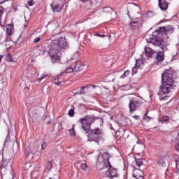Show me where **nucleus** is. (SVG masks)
Returning <instances> with one entry per match:
<instances>
[{
	"label": "nucleus",
	"instance_id": "30",
	"mask_svg": "<svg viewBox=\"0 0 179 179\" xmlns=\"http://www.w3.org/2000/svg\"><path fill=\"white\" fill-rule=\"evenodd\" d=\"M75 125L73 126V127L69 130V133L71 136H75Z\"/></svg>",
	"mask_w": 179,
	"mask_h": 179
},
{
	"label": "nucleus",
	"instance_id": "37",
	"mask_svg": "<svg viewBox=\"0 0 179 179\" xmlns=\"http://www.w3.org/2000/svg\"><path fill=\"white\" fill-rule=\"evenodd\" d=\"M45 78H47V75L45 76L43 75L41 78H38L36 80H38L40 83L43 79H45Z\"/></svg>",
	"mask_w": 179,
	"mask_h": 179
},
{
	"label": "nucleus",
	"instance_id": "60",
	"mask_svg": "<svg viewBox=\"0 0 179 179\" xmlns=\"http://www.w3.org/2000/svg\"><path fill=\"white\" fill-rule=\"evenodd\" d=\"M13 178H15V176H13V178L12 179H13Z\"/></svg>",
	"mask_w": 179,
	"mask_h": 179
},
{
	"label": "nucleus",
	"instance_id": "16",
	"mask_svg": "<svg viewBox=\"0 0 179 179\" xmlns=\"http://www.w3.org/2000/svg\"><path fill=\"white\" fill-rule=\"evenodd\" d=\"M10 162V159H5V157H3L2 161L1 162V166H0L1 170H2V169H6Z\"/></svg>",
	"mask_w": 179,
	"mask_h": 179
},
{
	"label": "nucleus",
	"instance_id": "53",
	"mask_svg": "<svg viewBox=\"0 0 179 179\" xmlns=\"http://www.w3.org/2000/svg\"><path fill=\"white\" fill-rule=\"evenodd\" d=\"M2 61V55H0V62Z\"/></svg>",
	"mask_w": 179,
	"mask_h": 179
},
{
	"label": "nucleus",
	"instance_id": "28",
	"mask_svg": "<svg viewBox=\"0 0 179 179\" xmlns=\"http://www.w3.org/2000/svg\"><path fill=\"white\" fill-rule=\"evenodd\" d=\"M169 120H170V117L165 115L162 117L161 121L162 122H167V121H169Z\"/></svg>",
	"mask_w": 179,
	"mask_h": 179
},
{
	"label": "nucleus",
	"instance_id": "7",
	"mask_svg": "<svg viewBox=\"0 0 179 179\" xmlns=\"http://www.w3.org/2000/svg\"><path fill=\"white\" fill-rule=\"evenodd\" d=\"M90 87H93V89H94V85H89V86H82L80 88V90L75 92V90L73 91V93L74 94V96H77V95H82V94H86V93H89V88Z\"/></svg>",
	"mask_w": 179,
	"mask_h": 179
},
{
	"label": "nucleus",
	"instance_id": "40",
	"mask_svg": "<svg viewBox=\"0 0 179 179\" xmlns=\"http://www.w3.org/2000/svg\"><path fill=\"white\" fill-rule=\"evenodd\" d=\"M40 40H41V38L40 37H36L34 40V43H37L40 41Z\"/></svg>",
	"mask_w": 179,
	"mask_h": 179
},
{
	"label": "nucleus",
	"instance_id": "58",
	"mask_svg": "<svg viewBox=\"0 0 179 179\" xmlns=\"http://www.w3.org/2000/svg\"><path fill=\"white\" fill-rule=\"evenodd\" d=\"M146 41H147V43H149V41L148 39H146Z\"/></svg>",
	"mask_w": 179,
	"mask_h": 179
},
{
	"label": "nucleus",
	"instance_id": "12",
	"mask_svg": "<svg viewBox=\"0 0 179 179\" xmlns=\"http://www.w3.org/2000/svg\"><path fill=\"white\" fill-rule=\"evenodd\" d=\"M164 40L162 39V38H156L155 39H152L151 41L152 44H153L154 45H157V47H161V48H162V50H164V45H163L164 43Z\"/></svg>",
	"mask_w": 179,
	"mask_h": 179
},
{
	"label": "nucleus",
	"instance_id": "9",
	"mask_svg": "<svg viewBox=\"0 0 179 179\" xmlns=\"http://www.w3.org/2000/svg\"><path fill=\"white\" fill-rule=\"evenodd\" d=\"M96 169H98V170H104V169H108V163L103 161L101 158H98L96 162Z\"/></svg>",
	"mask_w": 179,
	"mask_h": 179
},
{
	"label": "nucleus",
	"instance_id": "31",
	"mask_svg": "<svg viewBox=\"0 0 179 179\" xmlns=\"http://www.w3.org/2000/svg\"><path fill=\"white\" fill-rule=\"evenodd\" d=\"M41 145L42 150H44L45 149V148H47V142H45L44 141L41 142Z\"/></svg>",
	"mask_w": 179,
	"mask_h": 179
},
{
	"label": "nucleus",
	"instance_id": "33",
	"mask_svg": "<svg viewBox=\"0 0 179 179\" xmlns=\"http://www.w3.org/2000/svg\"><path fill=\"white\" fill-rule=\"evenodd\" d=\"M69 115L70 117H73V115H75V110L70 109L69 111Z\"/></svg>",
	"mask_w": 179,
	"mask_h": 179
},
{
	"label": "nucleus",
	"instance_id": "56",
	"mask_svg": "<svg viewBox=\"0 0 179 179\" xmlns=\"http://www.w3.org/2000/svg\"><path fill=\"white\" fill-rule=\"evenodd\" d=\"M55 80V83H58V82L57 81V79H55V80Z\"/></svg>",
	"mask_w": 179,
	"mask_h": 179
},
{
	"label": "nucleus",
	"instance_id": "44",
	"mask_svg": "<svg viewBox=\"0 0 179 179\" xmlns=\"http://www.w3.org/2000/svg\"><path fill=\"white\" fill-rule=\"evenodd\" d=\"M28 5L29 6H33V5H34V2L33 1V0H31L28 2Z\"/></svg>",
	"mask_w": 179,
	"mask_h": 179
},
{
	"label": "nucleus",
	"instance_id": "17",
	"mask_svg": "<svg viewBox=\"0 0 179 179\" xmlns=\"http://www.w3.org/2000/svg\"><path fill=\"white\" fill-rule=\"evenodd\" d=\"M171 30H173V27H161L159 28V29H157L155 31L157 33H167V31H170Z\"/></svg>",
	"mask_w": 179,
	"mask_h": 179
},
{
	"label": "nucleus",
	"instance_id": "8",
	"mask_svg": "<svg viewBox=\"0 0 179 179\" xmlns=\"http://www.w3.org/2000/svg\"><path fill=\"white\" fill-rule=\"evenodd\" d=\"M156 54V51L153 50L149 47L145 48V51L141 54V58L143 59V55H146L148 58H153V56Z\"/></svg>",
	"mask_w": 179,
	"mask_h": 179
},
{
	"label": "nucleus",
	"instance_id": "18",
	"mask_svg": "<svg viewBox=\"0 0 179 179\" xmlns=\"http://www.w3.org/2000/svg\"><path fill=\"white\" fill-rule=\"evenodd\" d=\"M129 26L132 29V30H136L138 27H139V22L138 21H131L129 24Z\"/></svg>",
	"mask_w": 179,
	"mask_h": 179
},
{
	"label": "nucleus",
	"instance_id": "36",
	"mask_svg": "<svg viewBox=\"0 0 179 179\" xmlns=\"http://www.w3.org/2000/svg\"><path fill=\"white\" fill-rule=\"evenodd\" d=\"M138 66H135L133 69H132V75H135V73H137L138 72Z\"/></svg>",
	"mask_w": 179,
	"mask_h": 179
},
{
	"label": "nucleus",
	"instance_id": "20",
	"mask_svg": "<svg viewBox=\"0 0 179 179\" xmlns=\"http://www.w3.org/2000/svg\"><path fill=\"white\" fill-rule=\"evenodd\" d=\"M14 27L13 24H8V27L6 28V34L10 37L12 32L13 31Z\"/></svg>",
	"mask_w": 179,
	"mask_h": 179
},
{
	"label": "nucleus",
	"instance_id": "47",
	"mask_svg": "<svg viewBox=\"0 0 179 179\" xmlns=\"http://www.w3.org/2000/svg\"><path fill=\"white\" fill-rule=\"evenodd\" d=\"M8 0H0V3H5Z\"/></svg>",
	"mask_w": 179,
	"mask_h": 179
},
{
	"label": "nucleus",
	"instance_id": "43",
	"mask_svg": "<svg viewBox=\"0 0 179 179\" xmlns=\"http://www.w3.org/2000/svg\"><path fill=\"white\" fill-rule=\"evenodd\" d=\"M94 36H96L97 37H102V38L106 37V35L100 34H95Z\"/></svg>",
	"mask_w": 179,
	"mask_h": 179
},
{
	"label": "nucleus",
	"instance_id": "13",
	"mask_svg": "<svg viewBox=\"0 0 179 179\" xmlns=\"http://www.w3.org/2000/svg\"><path fill=\"white\" fill-rule=\"evenodd\" d=\"M158 3L161 10H167L169 8V3H167V0H158Z\"/></svg>",
	"mask_w": 179,
	"mask_h": 179
},
{
	"label": "nucleus",
	"instance_id": "19",
	"mask_svg": "<svg viewBox=\"0 0 179 179\" xmlns=\"http://www.w3.org/2000/svg\"><path fill=\"white\" fill-rule=\"evenodd\" d=\"M29 73L31 75V78H32L33 79H36V78L38 76L37 69H36L35 68H33L31 71H29Z\"/></svg>",
	"mask_w": 179,
	"mask_h": 179
},
{
	"label": "nucleus",
	"instance_id": "34",
	"mask_svg": "<svg viewBox=\"0 0 179 179\" xmlns=\"http://www.w3.org/2000/svg\"><path fill=\"white\" fill-rule=\"evenodd\" d=\"M81 169L84 171H87V165L86 164H81Z\"/></svg>",
	"mask_w": 179,
	"mask_h": 179
},
{
	"label": "nucleus",
	"instance_id": "52",
	"mask_svg": "<svg viewBox=\"0 0 179 179\" xmlns=\"http://www.w3.org/2000/svg\"><path fill=\"white\" fill-rule=\"evenodd\" d=\"M25 166H29V167H31V165L30 164H26Z\"/></svg>",
	"mask_w": 179,
	"mask_h": 179
},
{
	"label": "nucleus",
	"instance_id": "27",
	"mask_svg": "<svg viewBox=\"0 0 179 179\" xmlns=\"http://www.w3.org/2000/svg\"><path fill=\"white\" fill-rule=\"evenodd\" d=\"M107 79L109 82H114L115 80V77L113 74H110L109 76H107Z\"/></svg>",
	"mask_w": 179,
	"mask_h": 179
},
{
	"label": "nucleus",
	"instance_id": "21",
	"mask_svg": "<svg viewBox=\"0 0 179 179\" xmlns=\"http://www.w3.org/2000/svg\"><path fill=\"white\" fill-rule=\"evenodd\" d=\"M164 163H166V156L159 157L157 159V164L159 166H164Z\"/></svg>",
	"mask_w": 179,
	"mask_h": 179
},
{
	"label": "nucleus",
	"instance_id": "10",
	"mask_svg": "<svg viewBox=\"0 0 179 179\" xmlns=\"http://www.w3.org/2000/svg\"><path fill=\"white\" fill-rule=\"evenodd\" d=\"M106 176L110 178H114V177H117V170L113 168V166H108V171H106Z\"/></svg>",
	"mask_w": 179,
	"mask_h": 179
},
{
	"label": "nucleus",
	"instance_id": "41",
	"mask_svg": "<svg viewBox=\"0 0 179 179\" xmlns=\"http://www.w3.org/2000/svg\"><path fill=\"white\" fill-rule=\"evenodd\" d=\"M53 83L55 85H57V86H61V85H62V82H61V81L56 83L55 80H53Z\"/></svg>",
	"mask_w": 179,
	"mask_h": 179
},
{
	"label": "nucleus",
	"instance_id": "14",
	"mask_svg": "<svg viewBox=\"0 0 179 179\" xmlns=\"http://www.w3.org/2000/svg\"><path fill=\"white\" fill-rule=\"evenodd\" d=\"M72 66L74 68L75 72H80V71H83V65L80 62H76L72 64Z\"/></svg>",
	"mask_w": 179,
	"mask_h": 179
},
{
	"label": "nucleus",
	"instance_id": "4",
	"mask_svg": "<svg viewBox=\"0 0 179 179\" xmlns=\"http://www.w3.org/2000/svg\"><path fill=\"white\" fill-rule=\"evenodd\" d=\"M142 106V100L133 98L129 101V108L130 113H135Z\"/></svg>",
	"mask_w": 179,
	"mask_h": 179
},
{
	"label": "nucleus",
	"instance_id": "54",
	"mask_svg": "<svg viewBox=\"0 0 179 179\" xmlns=\"http://www.w3.org/2000/svg\"><path fill=\"white\" fill-rule=\"evenodd\" d=\"M24 27H27V23L24 24Z\"/></svg>",
	"mask_w": 179,
	"mask_h": 179
},
{
	"label": "nucleus",
	"instance_id": "6",
	"mask_svg": "<svg viewBox=\"0 0 179 179\" xmlns=\"http://www.w3.org/2000/svg\"><path fill=\"white\" fill-rule=\"evenodd\" d=\"M60 0H53L52 3L50 4V8L54 13H59L62 11L64 9V4L59 3Z\"/></svg>",
	"mask_w": 179,
	"mask_h": 179
},
{
	"label": "nucleus",
	"instance_id": "39",
	"mask_svg": "<svg viewBox=\"0 0 179 179\" xmlns=\"http://www.w3.org/2000/svg\"><path fill=\"white\" fill-rule=\"evenodd\" d=\"M133 177H134V178H136V179H139V178L143 179V176H138L137 175L133 174Z\"/></svg>",
	"mask_w": 179,
	"mask_h": 179
},
{
	"label": "nucleus",
	"instance_id": "25",
	"mask_svg": "<svg viewBox=\"0 0 179 179\" xmlns=\"http://www.w3.org/2000/svg\"><path fill=\"white\" fill-rule=\"evenodd\" d=\"M129 73H131V71L129 70H127L124 72L123 75L120 76L122 79H125V78L129 76Z\"/></svg>",
	"mask_w": 179,
	"mask_h": 179
},
{
	"label": "nucleus",
	"instance_id": "49",
	"mask_svg": "<svg viewBox=\"0 0 179 179\" xmlns=\"http://www.w3.org/2000/svg\"><path fill=\"white\" fill-rule=\"evenodd\" d=\"M176 141L179 143V134H178V136H177Z\"/></svg>",
	"mask_w": 179,
	"mask_h": 179
},
{
	"label": "nucleus",
	"instance_id": "55",
	"mask_svg": "<svg viewBox=\"0 0 179 179\" xmlns=\"http://www.w3.org/2000/svg\"><path fill=\"white\" fill-rule=\"evenodd\" d=\"M96 13V11H93L92 13V15H94Z\"/></svg>",
	"mask_w": 179,
	"mask_h": 179
},
{
	"label": "nucleus",
	"instance_id": "35",
	"mask_svg": "<svg viewBox=\"0 0 179 179\" xmlns=\"http://www.w3.org/2000/svg\"><path fill=\"white\" fill-rule=\"evenodd\" d=\"M71 72H73V66L69 67L66 69V73H71Z\"/></svg>",
	"mask_w": 179,
	"mask_h": 179
},
{
	"label": "nucleus",
	"instance_id": "5",
	"mask_svg": "<svg viewBox=\"0 0 179 179\" xmlns=\"http://www.w3.org/2000/svg\"><path fill=\"white\" fill-rule=\"evenodd\" d=\"M43 109L38 106H35L29 110V117L33 121H37L40 118V114Z\"/></svg>",
	"mask_w": 179,
	"mask_h": 179
},
{
	"label": "nucleus",
	"instance_id": "11",
	"mask_svg": "<svg viewBox=\"0 0 179 179\" xmlns=\"http://www.w3.org/2000/svg\"><path fill=\"white\" fill-rule=\"evenodd\" d=\"M98 159H101V160L108 163V166H110L111 164V163H110V155L107 152H103V154L100 153L98 156Z\"/></svg>",
	"mask_w": 179,
	"mask_h": 179
},
{
	"label": "nucleus",
	"instance_id": "42",
	"mask_svg": "<svg viewBox=\"0 0 179 179\" xmlns=\"http://www.w3.org/2000/svg\"><path fill=\"white\" fill-rule=\"evenodd\" d=\"M58 129H59V131H62V129H64V127H62V123H61V122L59 123Z\"/></svg>",
	"mask_w": 179,
	"mask_h": 179
},
{
	"label": "nucleus",
	"instance_id": "1",
	"mask_svg": "<svg viewBox=\"0 0 179 179\" xmlns=\"http://www.w3.org/2000/svg\"><path fill=\"white\" fill-rule=\"evenodd\" d=\"M95 120H99L100 121H103V120L99 117H94V115H87L85 117L80 118L79 120V122L82 124L83 129L88 134L87 138L89 142H96L99 143L100 140L101 139V136H103V133L101 132V129L100 128L96 127L94 129L90 130V127L93 122H94Z\"/></svg>",
	"mask_w": 179,
	"mask_h": 179
},
{
	"label": "nucleus",
	"instance_id": "57",
	"mask_svg": "<svg viewBox=\"0 0 179 179\" xmlns=\"http://www.w3.org/2000/svg\"><path fill=\"white\" fill-rule=\"evenodd\" d=\"M164 98H163V97L160 99V100H164Z\"/></svg>",
	"mask_w": 179,
	"mask_h": 179
},
{
	"label": "nucleus",
	"instance_id": "48",
	"mask_svg": "<svg viewBox=\"0 0 179 179\" xmlns=\"http://www.w3.org/2000/svg\"><path fill=\"white\" fill-rule=\"evenodd\" d=\"M89 0H81V2H83V3L87 2Z\"/></svg>",
	"mask_w": 179,
	"mask_h": 179
},
{
	"label": "nucleus",
	"instance_id": "46",
	"mask_svg": "<svg viewBox=\"0 0 179 179\" xmlns=\"http://www.w3.org/2000/svg\"><path fill=\"white\" fill-rule=\"evenodd\" d=\"M133 118H134V120H139V116L138 115H134V116H133Z\"/></svg>",
	"mask_w": 179,
	"mask_h": 179
},
{
	"label": "nucleus",
	"instance_id": "61",
	"mask_svg": "<svg viewBox=\"0 0 179 179\" xmlns=\"http://www.w3.org/2000/svg\"><path fill=\"white\" fill-rule=\"evenodd\" d=\"M136 143L139 144V141H137Z\"/></svg>",
	"mask_w": 179,
	"mask_h": 179
},
{
	"label": "nucleus",
	"instance_id": "38",
	"mask_svg": "<svg viewBox=\"0 0 179 179\" xmlns=\"http://www.w3.org/2000/svg\"><path fill=\"white\" fill-rule=\"evenodd\" d=\"M145 121H146L147 122H149L150 121V120H152V117H149V116H145L144 117Z\"/></svg>",
	"mask_w": 179,
	"mask_h": 179
},
{
	"label": "nucleus",
	"instance_id": "62",
	"mask_svg": "<svg viewBox=\"0 0 179 179\" xmlns=\"http://www.w3.org/2000/svg\"><path fill=\"white\" fill-rule=\"evenodd\" d=\"M5 41H8V39H5Z\"/></svg>",
	"mask_w": 179,
	"mask_h": 179
},
{
	"label": "nucleus",
	"instance_id": "3",
	"mask_svg": "<svg viewBox=\"0 0 179 179\" xmlns=\"http://www.w3.org/2000/svg\"><path fill=\"white\" fill-rule=\"evenodd\" d=\"M68 47L66 38H60L58 40H49L48 41V55L52 59V62L55 64L61 59V50Z\"/></svg>",
	"mask_w": 179,
	"mask_h": 179
},
{
	"label": "nucleus",
	"instance_id": "59",
	"mask_svg": "<svg viewBox=\"0 0 179 179\" xmlns=\"http://www.w3.org/2000/svg\"><path fill=\"white\" fill-rule=\"evenodd\" d=\"M8 135H9V130H8Z\"/></svg>",
	"mask_w": 179,
	"mask_h": 179
},
{
	"label": "nucleus",
	"instance_id": "45",
	"mask_svg": "<svg viewBox=\"0 0 179 179\" xmlns=\"http://www.w3.org/2000/svg\"><path fill=\"white\" fill-rule=\"evenodd\" d=\"M3 82V78H2V76L0 75V83H2Z\"/></svg>",
	"mask_w": 179,
	"mask_h": 179
},
{
	"label": "nucleus",
	"instance_id": "63",
	"mask_svg": "<svg viewBox=\"0 0 179 179\" xmlns=\"http://www.w3.org/2000/svg\"><path fill=\"white\" fill-rule=\"evenodd\" d=\"M15 10H17L16 8H15Z\"/></svg>",
	"mask_w": 179,
	"mask_h": 179
},
{
	"label": "nucleus",
	"instance_id": "26",
	"mask_svg": "<svg viewBox=\"0 0 179 179\" xmlns=\"http://www.w3.org/2000/svg\"><path fill=\"white\" fill-rule=\"evenodd\" d=\"M142 64H143L142 59H137L136 60L135 66H137V68H141V65H142Z\"/></svg>",
	"mask_w": 179,
	"mask_h": 179
},
{
	"label": "nucleus",
	"instance_id": "51",
	"mask_svg": "<svg viewBox=\"0 0 179 179\" xmlns=\"http://www.w3.org/2000/svg\"><path fill=\"white\" fill-rule=\"evenodd\" d=\"M48 125H51V121L48 122Z\"/></svg>",
	"mask_w": 179,
	"mask_h": 179
},
{
	"label": "nucleus",
	"instance_id": "15",
	"mask_svg": "<svg viewBox=\"0 0 179 179\" xmlns=\"http://www.w3.org/2000/svg\"><path fill=\"white\" fill-rule=\"evenodd\" d=\"M156 60L157 61V62H162L163 61H164V52L160 51V52H158L157 54H156Z\"/></svg>",
	"mask_w": 179,
	"mask_h": 179
},
{
	"label": "nucleus",
	"instance_id": "29",
	"mask_svg": "<svg viewBox=\"0 0 179 179\" xmlns=\"http://www.w3.org/2000/svg\"><path fill=\"white\" fill-rule=\"evenodd\" d=\"M46 169L48 171H50L51 170V169H52V163H51V162H47Z\"/></svg>",
	"mask_w": 179,
	"mask_h": 179
},
{
	"label": "nucleus",
	"instance_id": "22",
	"mask_svg": "<svg viewBox=\"0 0 179 179\" xmlns=\"http://www.w3.org/2000/svg\"><path fill=\"white\" fill-rule=\"evenodd\" d=\"M102 10H103V12L105 13H113V12H115L113 8H111L110 7H108V6L103 7Z\"/></svg>",
	"mask_w": 179,
	"mask_h": 179
},
{
	"label": "nucleus",
	"instance_id": "2",
	"mask_svg": "<svg viewBox=\"0 0 179 179\" xmlns=\"http://www.w3.org/2000/svg\"><path fill=\"white\" fill-rule=\"evenodd\" d=\"M162 85L159 87L158 95L169 94L171 92V89L179 86V78H177V73L173 69L165 70L162 76Z\"/></svg>",
	"mask_w": 179,
	"mask_h": 179
},
{
	"label": "nucleus",
	"instance_id": "50",
	"mask_svg": "<svg viewBox=\"0 0 179 179\" xmlns=\"http://www.w3.org/2000/svg\"><path fill=\"white\" fill-rule=\"evenodd\" d=\"M149 113V111H147L145 113V117H148V113Z\"/></svg>",
	"mask_w": 179,
	"mask_h": 179
},
{
	"label": "nucleus",
	"instance_id": "24",
	"mask_svg": "<svg viewBox=\"0 0 179 179\" xmlns=\"http://www.w3.org/2000/svg\"><path fill=\"white\" fill-rule=\"evenodd\" d=\"M6 61L7 62H13V57H12V55L8 54V55L6 56Z\"/></svg>",
	"mask_w": 179,
	"mask_h": 179
},
{
	"label": "nucleus",
	"instance_id": "23",
	"mask_svg": "<svg viewBox=\"0 0 179 179\" xmlns=\"http://www.w3.org/2000/svg\"><path fill=\"white\" fill-rule=\"evenodd\" d=\"M136 164L138 167H140L141 166H143V159H136Z\"/></svg>",
	"mask_w": 179,
	"mask_h": 179
},
{
	"label": "nucleus",
	"instance_id": "32",
	"mask_svg": "<svg viewBox=\"0 0 179 179\" xmlns=\"http://www.w3.org/2000/svg\"><path fill=\"white\" fill-rule=\"evenodd\" d=\"M3 15V8L0 7V26H2V22H1V18L2 17Z\"/></svg>",
	"mask_w": 179,
	"mask_h": 179
}]
</instances>
